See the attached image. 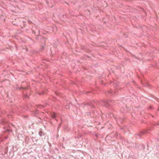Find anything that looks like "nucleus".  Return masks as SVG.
<instances>
[{"label":"nucleus","instance_id":"1","mask_svg":"<svg viewBox=\"0 0 159 159\" xmlns=\"http://www.w3.org/2000/svg\"><path fill=\"white\" fill-rule=\"evenodd\" d=\"M52 117L53 118H55L56 116V114L54 113H52L51 115Z\"/></svg>","mask_w":159,"mask_h":159}]
</instances>
